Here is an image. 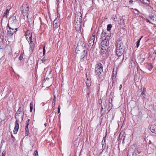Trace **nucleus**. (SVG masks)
Here are the masks:
<instances>
[{
  "label": "nucleus",
  "mask_w": 156,
  "mask_h": 156,
  "mask_svg": "<svg viewBox=\"0 0 156 156\" xmlns=\"http://www.w3.org/2000/svg\"><path fill=\"white\" fill-rule=\"evenodd\" d=\"M34 38H33V39H32V38H31L30 39V40H29V43L30 42H32H32H34Z\"/></svg>",
  "instance_id": "58836bf2"
},
{
  "label": "nucleus",
  "mask_w": 156,
  "mask_h": 156,
  "mask_svg": "<svg viewBox=\"0 0 156 156\" xmlns=\"http://www.w3.org/2000/svg\"><path fill=\"white\" fill-rule=\"evenodd\" d=\"M135 2L138 3L139 5H140L143 3V2L141 0H134V3Z\"/></svg>",
  "instance_id": "b1692460"
},
{
  "label": "nucleus",
  "mask_w": 156,
  "mask_h": 156,
  "mask_svg": "<svg viewBox=\"0 0 156 156\" xmlns=\"http://www.w3.org/2000/svg\"><path fill=\"white\" fill-rule=\"evenodd\" d=\"M24 112L23 108L21 107L19 108L18 110L16 113V116L23 117L24 116Z\"/></svg>",
  "instance_id": "39448f33"
},
{
  "label": "nucleus",
  "mask_w": 156,
  "mask_h": 156,
  "mask_svg": "<svg viewBox=\"0 0 156 156\" xmlns=\"http://www.w3.org/2000/svg\"><path fill=\"white\" fill-rule=\"evenodd\" d=\"M146 20L147 22H148L152 24V23L147 19Z\"/></svg>",
  "instance_id": "49530a36"
},
{
  "label": "nucleus",
  "mask_w": 156,
  "mask_h": 156,
  "mask_svg": "<svg viewBox=\"0 0 156 156\" xmlns=\"http://www.w3.org/2000/svg\"><path fill=\"white\" fill-rule=\"evenodd\" d=\"M16 121L15 123V126L13 131L14 134H16L19 129V123L20 122L19 120L16 118Z\"/></svg>",
  "instance_id": "423d86ee"
},
{
  "label": "nucleus",
  "mask_w": 156,
  "mask_h": 156,
  "mask_svg": "<svg viewBox=\"0 0 156 156\" xmlns=\"http://www.w3.org/2000/svg\"><path fill=\"white\" fill-rule=\"evenodd\" d=\"M44 125L45 126H46L47 125V123H45L44 124Z\"/></svg>",
  "instance_id": "0e129e2a"
},
{
  "label": "nucleus",
  "mask_w": 156,
  "mask_h": 156,
  "mask_svg": "<svg viewBox=\"0 0 156 156\" xmlns=\"http://www.w3.org/2000/svg\"><path fill=\"white\" fill-rule=\"evenodd\" d=\"M34 47H30V51H32L34 50Z\"/></svg>",
  "instance_id": "a19ab883"
},
{
  "label": "nucleus",
  "mask_w": 156,
  "mask_h": 156,
  "mask_svg": "<svg viewBox=\"0 0 156 156\" xmlns=\"http://www.w3.org/2000/svg\"><path fill=\"white\" fill-rule=\"evenodd\" d=\"M23 58V55L22 54H21L20 55V57H19V59L20 61L22 60Z\"/></svg>",
  "instance_id": "f704fd0d"
},
{
  "label": "nucleus",
  "mask_w": 156,
  "mask_h": 156,
  "mask_svg": "<svg viewBox=\"0 0 156 156\" xmlns=\"http://www.w3.org/2000/svg\"><path fill=\"white\" fill-rule=\"evenodd\" d=\"M123 44L121 40L119 39L117 41L116 48L123 49L122 47Z\"/></svg>",
  "instance_id": "f8f14e48"
},
{
  "label": "nucleus",
  "mask_w": 156,
  "mask_h": 156,
  "mask_svg": "<svg viewBox=\"0 0 156 156\" xmlns=\"http://www.w3.org/2000/svg\"><path fill=\"white\" fill-rule=\"evenodd\" d=\"M76 17H79V20H77L76 21V22H75V25H76V23H77V24L80 25L82 19L81 13L80 12L77 13V14H76Z\"/></svg>",
  "instance_id": "0eeeda50"
},
{
  "label": "nucleus",
  "mask_w": 156,
  "mask_h": 156,
  "mask_svg": "<svg viewBox=\"0 0 156 156\" xmlns=\"http://www.w3.org/2000/svg\"><path fill=\"white\" fill-rule=\"evenodd\" d=\"M141 151L139 150L138 148H136L134 151V153H135L136 155L137 154V153L138 154H140L141 152Z\"/></svg>",
  "instance_id": "412c9836"
},
{
  "label": "nucleus",
  "mask_w": 156,
  "mask_h": 156,
  "mask_svg": "<svg viewBox=\"0 0 156 156\" xmlns=\"http://www.w3.org/2000/svg\"><path fill=\"white\" fill-rule=\"evenodd\" d=\"M30 121V120L29 119H28L27 121L29 122Z\"/></svg>",
  "instance_id": "680f3d73"
},
{
  "label": "nucleus",
  "mask_w": 156,
  "mask_h": 156,
  "mask_svg": "<svg viewBox=\"0 0 156 156\" xmlns=\"http://www.w3.org/2000/svg\"><path fill=\"white\" fill-rule=\"evenodd\" d=\"M86 56V57H87V51L86 50H84L82 53L81 54V56H80V60L83 61V59Z\"/></svg>",
  "instance_id": "9b49d317"
},
{
  "label": "nucleus",
  "mask_w": 156,
  "mask_h": 156,
  "mask_svg": "<svg viewBox=\"0 0 156 156\" xmlns=\"http://www.w3.org/2000/svg\"><path fill=\"white\" fill-rule=\"evenodd\" d=\"M29 122L27 121L26 122V126H27V127H28V125H29Z\"/></svg>",
  "instance_id": "8fccbe9b"
},
{
  "label": "nucleus",
  "mask_w": 156,
  "mask_h": 156,
  "mask_svg": "<svg viewBox=\"0 0 156 156\" xmlns=\"http://www.w3.org/2000/svg\"><path fill=\"white\" fill-rule=\"evenodd\" d=\"M25 35L26 37V38L28 42H29V38H28V36H27V32H26V33H25Z\"/></svg>",
  "instance_id": "72a5a7b5"
},
{
  "label": "nucleus",
  "mask_w": 156,
  "mask_h": 156,
  "mask_svg": "<svg viewBox=\"0 0 156 156\" xmlns=\"http://www.w3.org/2000/svg\"><path fill=\"white\" fill-rule=\"evenodd\" d=\"M56 100V98L55 96H54V98L53 102L52 103V105L53 106H54L55 105V101Z\"/></svg>",
  "instance_id": "c85d7f7f"
},
{
  "label": "nucleus",
  "mask_w": 156,
  "mask_h": 156,
  "mask_svg": "<svg viewBox=\"0 0 156 156\" xmlns=\"http://www.w3.org/2000/svg\"><path fill=\"white\" fill-rule=\"evenodd\" d=\"M112 77H113V78H112V80H113L112 83H113V82H114V80H113V79L114 80V79H115V78L116 77V76L115 77V75H114V73H113V74Z\"/></svg>",
  "instance_id": "37998d69"
},
{
  "label": "nucleus",
  "mask_w": 156,
  "mask_h": 156,
  "mask_svg": "<svg viewBox=\"0 0 156 156\" xmlns=\"http://www.w3.org/2000/svg\"><path fill=\"white\" fill-rule=\"evenodd\" d=\"M39 19H40V21H41V18L40 17V18H39Z\"/></svg>",
  "instance_id": "e2e57ef3"
},
{
  "label": "nucleus",
  "mask_w": 156,
  "mask_h": 156,
  "mask_svg": "<svg viewBox=\"0 0 156 156\" xmlns=\"http://www.w3.org/2000/svg\"><path fill=\"white\" fill-rule=\"evenodd\" d=\"M34 156H38V152L37 151H34Z\"/></svg>",
  "instance_id": "e433bc0d"
},
{
  "label": "nucleus",
  "mask_w": 156,
  "mask_h": 156,
  "mask_svg": "<svg viewBox=\"0 0 156 156\" xmlns=\"http://www.w3.org/2000/svg\"><path fill=\"white\" fill-rule=\"evenodd\" d=\"M30 43V47H34L35 44H34V42H32V41Z\"/></svg>",
  "instance_id": "473e14b6"
},
{
  "label": "nucleus",
  "mask_w": 156,
  "mask_h": 156,
  "mask_svg": "<svg viewBox=\"0 0 156 156\" xmlns=\"http://www.w3.org/2000/svg\"><path fill=\"white\" fill-rule=\"evenodd\" d=\"M79 20V17H76V15L75 17V21L76 22V21L77 20Z\"/></svg>",
  "instance_id": "4c0bfd02"
},
{
  "label": "nucleus",
  "mask_w": 156,
  "mask_h": 156,
  "mask_svg": "<svg viewBox=\"0 0 156 156\" xmlns=\"http://www.w3.org/2000/svg\"><path fill=\"white\" fill-rule=\"evenodd\" d=\"M86 84L88 87H89L91 85V83L89 81L88 79L87 78V81H86Z\"/></svg>",
  "instance_id": "cd10ccee"
},
{
  "label": "nucleus",
  "mask_w": 156,
  "mask_h": 156,
  "mask_svg": "<svg viewBox=\"0 0 156 156\" xmlns=\"http://www.w3.org/2000/svg\"><path fill=\"white\" fill-rule=\"evenodd\" d=\"M143 37V36H141V37L140 39H139L137 41L136 46V48H138L139 47L140 45V41L141 40V38Z\"/></svg>",
  "instance_id": "a211bd4d"
},
{
  "label": "nucleus",
  "mask_w": 156,
  "mask_h": 156,
  "mask_svg": "<svg viewBox=\"0 0 156 156\" xmlns=\"http://www.w3.org/2000/svg\"><path fill=\"white\" fill-rule=\"evenodd\" d=\"M95 40V37L94 35H93L90 38L88 42V45L90 46H92L94 44V41Z\"/></svg>",
  "instance_id": "1a4fd4ad"
},
{
  "label": "nucleus",
  "mask_w": 156,
  "mask_h": 156,
  "mask_svg": "<svg viewBox=\"0 0 156 156\" xmlns=\"http://www.w3.org/2000/svg\"><path fill=\"white\" fill-rule=\"evenodd\" d=\"M103 72V66L101 63L97 64L95 67V74L98 76H100Z\"/></svg>",
  "instance_id": "7ed1b4c3"
},
{
  "label": "nucleus",
  "mask_w": 156,
  "mask_h": 156,
  "mask_svg": "<svg viewBox=\"0 0 156 156\" xmlns=\"http://www.w3.org/2000/svg\"><path fill=\"white\" fill-rule=\"evenodd\" d=\"M89 91H91V90H90V88L89 87H88V90H87V92H89Z\"/></svg>",
  "instance_id": "603ef678"
},
{
  "label": "nucleus",
  "mask_w": 156,
  "mask_h": 156,
  "mask_svg": "<svg viewBox=\"0 0 156 156\" xmlns=\"http://www.w3.org/2000/svg\"><path fill=\"white\" fill-rule=\"evenodd\" d=\"M56 1L57 2H58V0H56Z\"/></svg>",
  "instance_id": "338daca9"
},
{
  "label": "nucleus",
  "mask_w": 156,
  "mask_h": 156,
  "mask_svg": "<svg viewBox=\"0 0 156 156\" xmlns=\"http://www.w3.org/2000/svg\"><path fill=\"white\" fill-rule=\"evenodd\" d=\"M106 137V135H105V137H103V140H102V144H103V141L104 140V142H105V137Z\"/></svg>",
  "instance_id": "a18cd8bd"
},
{
  "label": "nucleus",
  "mask_w": 156,
  "mask_h": 156,
  "mask_svg": "<svg viewBox=\"0 0 156 156\" xmlns=\"http://www.w3.org/2000/svg\"><path fill=\"white\" fill-rule=\"evenodd\" d=\"M101 103L100 104L101 105V108L102 109H104V108H105L106 106V102L105 101V102H103V104H104V105H102V101H101Z\"/></svg>",
  "instance_id": "aec40b11"
},
{
  "label": "nucleus",
  "mask_w": 156,
  "mask_h": 156,
  "mask_svg": "<svg viewBox=\"0 0 156 156\" xmlns=\"http://www.w3.org/2000/svg\"><path fill=\"white\" fill-rule=\"evenodd\" d=\"M135 109V108L134 107H133L132 108L131 110V112L132 114H134V112Z\"/></svg>",
  "instance_id": "c9c22d12"
},
{
  "label": "nucleus",
  "mask_w": 156,
  "mask_h": 156,
  "mask_svg": "<svg viewBox=\"0 0 156 156\" xmlns=\"http://www.w3.org/2000/svg\"><path fill=\"white\" fill-rule=\"evenodd\" d=\"M109 103L111 104V103L112 102V100L111 99V101H110V100H109Z\"/></svg>",
  "instance_id": "5fc2aeb1"
},
{
  "label": "nucleus",
  "mask_w": 156,
  "mask_h": 156,
  "mask_svg": "<svg viewBox=\"0 0 156 156\" xmlns=\"http://www.w3.org/2000/svg\"><path fill=\"white\" fill-rule=\"evenodd\" d=\"M129 68L130 69H134L136 66L135 63L132 60H131L130 62L129 65Z\"/></svg>",
  "instance_id": "4468645a"
},
{
  "label": "nucleus",
  "mask_w": 156,
  "mask_h": 156,
  "mask_svg": "<svg viewBox=\"0 0 156 156\" xmlns=\"http://www.w3.org/2000/svg\"><path fill=\"white\" fill-rule=\"evenodd\" d=\"M45 48V46H44L43 47V56H44V58H45V52H46Z\"/></svg>",
  "instance_id": "7c9ffc66"
},
{
  "label": "nucleus",
  "mask_w": 156,
  "mask_h": 156,
  "mask_svg": "<svg viewBox=\"0 0 156 156\" xmlns=\"http://www.w3.org/2000/svg\"><path fill=\"white\" fill-rule=\"evenodd\" d=\"M135 10H136V11H137V12L138 13H139V11L138 10H137V9H135Z\"/></svg>",
  "instance_id": "052dcab7"
},
{
  "label": "nucleus",
  "mask_w": 156,
  "mask_h": 156,
  "mask_svg": "<svg viewBox=\"0 0 156 156\" xmlns=\"http://www.w3.org/2000/svg\"><path fill=\"white\" fill-rule=\"evenodd\" d=\"M25 134L26 136H27L29 134V129L27 126H25Z\"/></svg>",
  "instance_id": "6ab92c4d"
},
{
  "label": "nucleus",
  "mask_w": 156,
  "mask_h": 156,
  "mask_svg": "<svg viewBox=\"0 0 156 156\" xmlns=\"http://www.w3.org/2000/svg\"><path fill=\"white\" fill-rule=\"evenodd\" d=\"M108 147L107 146V149L106 150L105 152L104 153V155L103 156H110V155L108 153Z\"/></svg>",
  "instance_id": "393cba45"
},
{
  "label": "nucleus",
  "mask_w": 156,
  "mask_h": 156,
  "mask_svg": "<svg viewBox=\"0 0 156 156\" xmlns=\"http://www.w3.org/2000/svg\"><path fill=\"white\" fill-rule=\"evenodd\" d=\"M101 52L103 54L105 53H108L110 51L109 47V40H108V38H101Z\"/></svg>",
  "instance_id": "f03ea898"
},
{
  "label": "nucleus",
  "mask_w": 156,
  "mask_h": 156,
  "mask_svg": "<svg viewBox=\"0 0 156 156\" xmlns=\"http://www.w3.org/2000/svg\"><path fill=\"white\" fill-rule=\"evenodd\" d=\"M146 67L149 70H151L153 67V66L150 63H148L146 65Z\"/></svg>",
  "instance_id": "f3484780"
},
{
  "label": "nucleus",
  "mask_w": 156,
  "mask_h": 156,
  "mask_svg": "<svg viewBox=\"0 0 156 156\" xmlns=\"http://www.w3.org/2000/svg\"><path fill=\"white\" fill-rule=\"evenodd\" d=\"M6 152L5 151H4L2 153V156H5Z\"/></svg>",
  "instance_id": "ea45409f"
},
{
  "label": "nucleus",
  "mask_w": 156,
  "mask_h": 156,
  "mask_svg": "<svg viewBox=\"0 0 156 156\" xmlns=\"http://www.w3.org/2000/svg\"><path fill=\"white\" fill-rule=\"evenodd\" d=\"M133 115V116H134V115H134V114Z\"/></svg>",
  "instance_id": "774afa93"
},
{
  "label": "nucleus",
  "mask_w": 156,
  "mask_h": 156,
  "mask_svg": "<svg viewBox=\"0 0 156 156\" xmlns=\"http://www.w3.org/2000/svg\"><path fill=\"white\" fill-rule=\"evenodd\" d=\"M41 61L42 63H44L45 62V58H43L42 59Z\"/></svg>",
  "instance_id": "c03bdc74"
},
{
  "label": "nucleus",
  "mask_w": 156,
  "mask_h": 156,
  "mask_svg": "<svg viewBox=\"0 0 156 156\" xmlns=\"http://www.w3.org/2000/svg\"><path fill=\"white\" fill-rule=\"evenodd\" d=\"M9 12V10L8 9H6V10L4 12L3 16H6L8 15Z\"/></svg>",
  "instance_id": "a878e982"
},
{
  "label": "nucleus",
  "mask_w": 156,
  "mask_h": 156,
  "mask_svg": "<svg viewBox=\"0 0 156 156\" xmlns=\"http://www.w3.org/2000/svg\"><path fill=\"white\" fill-rule=\"evenodd\" d=\"M150 129L152 133H156V124L151 125L150 127Z\"/></svg>",
  "instance_id": "ddd939ff"
},
{
  "label": "nucleus",
  "mask_w": 156,
  "mask_h": 156,
  "mask_svg": "<svg viewBox=\"0 0 156 156\" xmlns=\"http://www.w3.org/2000/svg\"><path fill=\"white\" fill-rule=\"evenodd\" d=\"M23 4L22 6V12L23 13H27L29 11V6Z\"/></svg>",
  "instance_id": "6e6552de"
},
{
  "label": "nucleus",
  "mask_w": 156,
  "mask_h": 156,
  "mask_svg": "<svg viewBox=\"0 0 156 156\" xmlns=\"http://www.w3.org/2000/svg\"><path fill=\"white\" fill-rule=\"evenodd\" d=\"M148 17L152 20H154V16L151 14Z\"/></svg>",
  "instance_id": "2f4dec72"
},
{
  "label": "nucleus",
  "mask_w": 156,
  "mask_h": 156,
  "mask_svg": "<svg viewBox=\"0 0 156 156\" xmlns=\"http://www.w3.org/2000/svg\"><path fill=\"white\" fill-rule=\"evenodd\" d=\"M91 92V91L89 92H87V95L88 96V97H89V94Z\"/></svg>",
  "instance_id": "de8ad7c7"
},
{
  "label": "nucleus",
  "mask_w": 156,
  "mask_h": 156,
  "mask_svg": "<svg viewBox=\"0 0 156 156\" xmlns=\"http://www.w3.org/2000/svg\"><path fill=\"white\" fill-rule=\"evenodd\" d=\"M122 84H121L119 86V90H120L122 88Z\"/></svg>",
  "instance_id": "3c124183"
},
{
  "label": "nucleus",
  "mask_w": 156,
  "mask_h": 156,
  "mask_svg": "<svg viewBox=\"0 0 156 156\" xmlns=\"http://www.w3.org/2000/svg\"><path fill=\"white\" fill-rule=\"evenodd\" d=\"M111 36V34L109 32L108 33L106 32V30H103L101 34V37L105 38H108V40L110 39V38Z\"/></svg>",
  "instance_id": "20e7f679"
},
{
  "label": "nucleus",
  "mask_w": 156,
  "mask_h": 156,
  "mask_svg": "<svg viewBox=\"0 0 156 156\" xmlns=\"http://www.w3.org/2000/svg\"><path fill=\"white\" fill-rule=\"evenodd\" d=\"M146 92V89L145 88H144L143 89V90L142 91L141 96L142 97V99L144 101V100L145 99V93Z\"/></svg>",
  "instance_id": "dca6fc26"
},
{
  "label": "nucleus",
  "mask_w": 156,
  "mask_h": 156,
  "mask_svg": "<svg viewBox=\"0 0 156 156\" xmlns=\"http://www.w3.org/2000/svg\"><path fill=\"white\" fill-rule=\"evenodd\" d=\"M102 144V148L101 149V152L99 153V155H100V154H101L103 152V151L104 150L105 147V145H104V144Z\"/></svg>",
  "instance_id": "5701e85b"
},
{
  "label": "nucleus",
  "mask_w": 156,
  "mask_h": 156,
  "mask_svg": "<svg viewBox=\"0 0 156 156\" xmlns=\"http://www.w3.org/2000/svg\"><path fill=\"white\" fill-rule=\"evenodd\" d=\"M123 49L116 48V54L117 56H121L123 54Z\"/></svg>",
  "instance_id": "9d476101"
},
{
  "label": "nucleus",
  "mask_w": 156,
  "mask_h": 156,
  "mask_svg": "<svg viewBox=\"0 0 156 156\" xmlns=\"http://www.w3.org/2000/svg\"><path fill=\"white\" fill-rule=\"evenodd\" d=\"M132 154L133 155H135V153H134V151L132 153Z\"/></svg>",
  "instance_id": "4d7b16f0"
},
{
  "label": "nucleus",
  "mask_w": 156,
  "mask_h": 156,
  "mask_svg": "<svg viewBox=\"0 0 156 156\" xmlns=\"http://www.w3.org/2000/svg\"><path fill=\"white\" fill-rule=\"evenodd\" d=\"M30 112H31L32 111V110L33 109V103H30Z\"/></svg>",
  "instance_id": "c756f323"
},
{
  "label": "nucleus",
  "mask_w": 156,
  "mask_h": 156,
  "mask_svg": "<svg viewBox=\"0 0 156 156\" xmlns=\"http://www.w3.org/2000/svg\"><path fill=\"white\" fill-rule=\"evenodd\" d=\"M126 121V118H124V119H123V123H124Z\"/></svg>",
  "instance_id": "6e6d98bb"
},
{
  "label": "nucleus",
  "mask_w": 156,
  "mask_h": 156,
  "mask_svg": "<svg viewBox=\"0 0 156 156\" xmlns=\"http://www.w3.org/2000/svg\"><path fill=\"white\" fill-rule=\"evenodd\" d=\"M29 40H30V39L31 38H32V36L31 34L30 35V36H29Z\"/></svg>",
  "instance_id": "09e8293b"
},
{
  "label": "nucleus",
  "mask_w": 156,
  "mask_h": 156,
  "mask_svg": "<svg viewBox=\"0 0 156 156\" xmlns=\"http://www.w3.org/2000/svg\"><path fill=\"white\" fill-rule=\"evenodd\" d=\"M0 119L1 120V122H2V120H5V119H2L1 118H0Z\"/></svg>",
  "instance_id": "bf43d9fd"
},
{
  "label": "nucleus",
  "mask_w": 156,
  "mask_h": 156,
  "mask_svg": "<svg viewBox=\"0 0 156 156\" xmlns=\"http://www.w3.org/2000/svg\"><path fill=\"white\" fill-rule=\"evenodd\" d=\"M59 26L58 23H57L55 22V20H54L53 21V30L54 31Z\"/></svg>",
  "instance_id": "2eb2a0df"
},
{
  "label": "nucleus",
  "mask_w": 156,
  "mask_h": 156,
  "mask_svg": "<svg viewBox=\"0 0 156 156\" xmlns=\"http://www.w3.org/2000/svg\"><path fill=\"white\" fill-rule=\"evenodd\" d=\"M60 106H59L58 108V113H59L60 112Z\"/></svg>",
  "instance_id": "79ce46f5"
},
{
  "label": "nucleus",
  "mask_w": 156,
  "mask_h": 156,
  "mask_svg": "<svg viewBox=\"0 0 156 156\" xmlns=\"http://www.w3.org/2000/svg\"><path fill=\"white\" fill-rule=\"evenodd\" d=\"M153 53L154 54H156V50H155Z\"/></svg>",
  "instance_id": "13d9d810"
},
{
  "label": "nucleus",
  "mask_w": 156,
  "mask_h": 156,
  "mask_svg": "<svg viewBox=\"0 0 156 156\" xmlns=\"http://www.w3.org/2000/svg\"><path fill=\"white\" fill-rule=\"evenodd\" d=\"M150 0H143V3L145 4H148Z\"/></svg>",
  "instance_id": "bb28decb"
},
{
  "label": "nucleus",
  "mask_w": 156,
  "mask_h": 156,
  "mask_svg": "<svg viewBox=\"0 0 156 156\" xmlns=\"http://www.w3.org/2000/svg\"><path fill=\"white\" fill-rule=\"evenodd\" d=\"M26 32H27V36H28L29 37V36H30V33H28V31H27Z\"/></svg>",
  "instance_id": "864d4df0"
},
{
  "label": "nucleus",
  "mask_w": 156,
  "mask_h": 156,
  "mask_svg": "<svg viewBox=\"0 0 156 156\" xmlns=\"http://www.w3.org/2000/svg\"><path fill=\"white\" fill-rule=\"evenodd\" d=\"M11 136L12 137H14L13 135L12 134H11Z\"/></svg>",
  "instance_id": "69168bd1"
},
{
  "label": "nucleus",
  "mask_w": 156,
  "mask_h": 156,
  "mask_svg": "<svg viewBox=\"0 0 156 156\" xmlns=\"http://www.w3.org/2000/svg\"><path fill=\"white\" fill-rule=\"evenodd\" d=\"M112 27V25L111 24H109L107 25V30L108 32H109V31L111 30Z\"/></svg>",
  "instance_id": "4be33fe9"
},
{
  "label": "nucleus",
  "mask_w": 156,
  "mask_h": 156,
  "mask_svg": "<svg viewBox=\"0 0 156 156\" xmlns=\"http://www.w3.org/2000/svg\"><path fill=\"white\" fill-rule=\"evenodd\" d=\"M17 23V20L16 19V17L13 16L10 17L8 21L7 28V33L11 36L15 33L17 30L16 25Z\"/></svg>",
  "instance_id": "f257e3e1"
}]
</instances>
